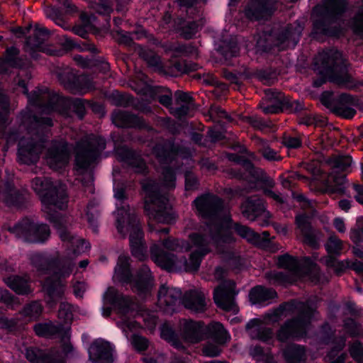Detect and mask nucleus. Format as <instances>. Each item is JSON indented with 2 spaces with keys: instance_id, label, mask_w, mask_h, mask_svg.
<instances>
[{
  "instance_id": "0eeeda50",
  "label": "nucleus",
  "mask_w": 363,
  "mask_h": 363,
  "mask_svg": "<svg viewBox=\"0 0 363 363\" xmlns=\"http://www.w3.org/2000/svg\"><path fill=\"white\" fill-rule=\"evenodd\" d=\"M103 301L104 304L110 306L102 308V315L105 318L111 315L112 310L123 317H126L135 311L133 298L119 292L113 286L108 287L103 295Z\"/></svg>"
},
{
  "instance_id": "ddd939ff",
  "label": "nucleus",
  "mask_w": 363,
  "mask_h": 363,
  "mask_svg": "<svg viewBox=\"0 0 363 363\" xmlns=\"http://www.w3.org/2000/svg\"><path fill=\"white\" fill-rule=\"evenodd\" d=\"M181 6H186V17H179L177 18V26L181 35L185 39L193 38L198 32L199 23V21L191 14L197 12L196 9L193 7V4L196 0H177Z\"/></svg>"
},
{
  "instance_id": "680f3d73",
  "label": "nucleus",
  "mask_w": 363,
  "mask_h": 363,
  "mask_svg": "<svg viewBox=\"0 0 363 363\" xmlns=\"http://www.w3.org/2000/svg\"><path fill=\"white\" fill-rule=\"evenodd\" d=\"M87 101L79 98H76L71 101L70 106L72 111L80 120L84 119L86 114V104H87Z\"/></svg>"
},
{
  "instance_id": "e433bc0d",
  "label": "nucleus",
  "mask_w": 363,
  "mask_h": 363,
  "mask_svg": "<svg viewBox=\"0 0 363 363\" xmlns=\"http://www.w3.org/2000/svg\"><path fill=\"white\" fill-rule=\"evenodd\" d=\"M182 304L187 309L200 313L206 310V302L203 295L196 290L186 291L182 298Z\"/></svg>"
},
{
  "instance_id": "9d476101",
  "label": "nucleus",
  "mask_w": 363,
  "mask_h": 363,
  "mask_svg": "<svg viewBox=\"0 0 363 363\" xmlns=\"http://www.w3.org/2000/svg\"><path fill=\"white\" fill-rule=\"evenodd\" d=\"M189 238L196 249L191 252L188 259L185 256H181L179 262L183 264L186 272H196L203 259L211 252L210 241L206 235L200 233H191Z\"/></svg>"
},
{
  "instance_id": "a878e982",
  "label": "nucleus",
  "mask_w": 363,
  "mask_h": 363,
  "mask_svg": "<svg viewBox=\"0 0 363 363\" xmlns=\"http://www.w3.org/2000/svg\"><path fill=\"white\" fill-rule=\"evenodd\" d=\"M150 255L152 259L157 266L169 272L177 269V263L179 262L180 259L174 253L165 251L156 244L151 246Z\"/></svg>"
},
{
  "instance_id": "dca6fc26",
  "label": "nucleus",
  "mask_w": 363,
  "mask_h": 363,
  "mask_svg": "<svg viewBox=\"0 0 363 363\" xmlns=\"http://www.w3.org/2000/svg\"><path fill=\"white\" fill-rule=\"evenodd\" d=\"M112 123L121 128H135L139 130H149V124L143 117L139 116L127 111H118L111 116Z\"/></svg>"
},
{
  "instance_id": "a211bd4d",
  "label": "nucleus",
  "mask_w": 363,
  "mask_h": 363,
  "mask_svg": "<svg viewBox=\"0 0 363 363\" xmlns=\"http://www.w3.org/2000/svg\"><path fill=\"white\" fill-rule=\"evenodd\" d=\"M295 224L303 237V242L314 250L320 247L318 232L313 228L310 218L306 213H299L295 217Z\"/></svg>"
},
{
  "instance_id": "79ce46f5",
  "label": "nucleus",
  "mask_w": 363,
  "mask_h": 363,
  "mask_svg": "<svg viewBox=\"0 0 363 363\" xmlns=\"http://www.w3.org/2000/svg\"><path fill=\"white\" fill-rule=\"evenodd\" d=\"M275 40L276 45L284 50L290 47L294 48L299 39L294 28L291 26H287L276 34Z\"/></svg>"
},
{
  "instance_id": "09e8293b",
  "label": "nucleus",
  "mask_w": 363,
  "mask_h": 363,
  "mask_svg": "<svg viewBox=\"0 0 363 363\" xmlns=\"http://www.w3.org/2000/svg\"><path fill=\"white\" fill-rule=\"evenodd\" d=\"M222 76L231 84L240 85L242 79H247V67L241 66L232 69H224L222 71Z\"/></svg>"
},
{
  "instance_id": "2f4dec72",
  "label": "nucleus",
  "mask_w": 363,
  "mask_h": 363,
  "mask_svg": "<svg viewBox=\"0 0 363 363\" xmlns=\"http://www.w3.org/2000/svg\"><path fill=\"white\" fill-rule=\"evenodd\" d=\"M142 189L145 194L144 211H149L151 206L165 199L160 193L157 182L154 179H147L143 182Z\"/></svg>"
},
{
  "instance_id": "f8f14e48",
  "label": "nucleus",
  "mask_w": 363,
  "mask_h": 363,
  "mask_svg": "<svg viewBox=\"0 0 363 363\" xmlns=\"http://www.w3.org/2000/svg\"><path fill=\"white\" fill-rule=\"evenodd\" d=\"M248 228L239 223H234L231 217L228 216L215 224V230H211L210 236L215 242L230 243L234 240L232 230L242 238Z\"/></svg>"
},
{
  "instance_id": "774afa93",
  "label": "nucleus",
  "mask_w": 363,
  "mask_h": 363,
  "mask_svg": "<svg viewBox=\"0 0 363 363\" xmlns=\"http://www.w3.org/2000/svg\"><path fill=\"white\" fill-rule=\"evenodd\" d=\"M351 357L357 362H363V345L359 340L355 341L349 347Z\"/></svg>"
},
{
  "instance_id": "864d4df0",
  "label": "nucleus",
  "mask_w": 363,
  "mask_h": 363,
  "mask_svg": "<svg viewBox=\"0 0 363 363\" xmlns=\"http://www.w3.org/2000/svg\"><path fill=\"white\" fill-rule=\"evenodd\" d=\"M60 330L58 325H55L51 321L38 323L33 325L35 334L40 337H50L56 335Z\"/></svg>"
},
{
  "instance_id": "c756f323",
  "label": "nucleus",
  "mask_w": 363,
  "mask_h": 363,
  "mask_svg": "<svg viewBox=\"0 0 363 363\" xmlns=\"http://www.w3.org/2000/svg\"><path fill=\"white\" fill-rule=\"evenodd\" d=\"M323 65L325 70L332 74L334 79L340 83H349L351 82V76L347 73V67L344 60L337 61L335 58L328 57L323 60Z\"/></svg>"
},
{
  "instance_id": "393cba45",
  "label": "nucleus",
  "mask_w": 363,
  "mask_h": 363,
  "mask_svg": "<svg viewBox=\"0 0 363 363\" xmlns=\"http://www.w3.org/2000/svg\"><path fill=\"white\" fill-rule=\"evenodd\" d=\"M237 294L234 284L221 286L214 290L213 300L218 308L228 312L234 311L237 307L235 301Z\"/></svg>"
},
{
  "instance_id": "0e129e2a",
  "label": "nucleus",
  "mask_w": 363,
  "mask_h": 363,
  "mask_svg": "<svg viewBox=\"0 0 363 363\" xmlns=\"http://www.w3.org/2000/svg\"><path fill=\"white\" fill-rule=\"evenodd\" d=\"M141 56L149 67L158 70L162 68L161 58L158 55L145 52L142 53Z\"/></svg>"
},
{
  "instance_id": "f03ea898",
  "label": "nucleus",
  "mask_w": 363,
  "mask_h": 363,
  "mask_svg": "<svg viewBox=\"0 0 363 363\" xmlns=\"http://www.w3.org/2000/svg\"><path fill=\"white\" fill-rule=\"evenodd\" d=\"M348 9V0H322L312 9L311 36L339 39L344 34L341 23Z\"/></svg>"
},
{
  "instance_id": "20e7f679",
  "label": "nucleus",
  "mask_w": 363,
  "mask_h": 363,
  "mask_svg": "<svg viewBox=\"0 0 363 363\" xmlns=\"http://www.w3.org/2000/svg\"><path fill=\"white\" fill-rule=\"evenodd\" d=\"M32 188L39 196L43 204L53 206L59 209H63L66 205V191L55 185L50 178L35 177L32 180Z\"/></svg>"
},
{
  "instance_id": "c03bdc74",
  "label": "nucleus",
  "mask_w": 363,
  "mask_h": 363,
  "mask_svg": "<svg viewBox=\"0 0 363 363\" xmlns=\"http://www.w3.org/2000/svg\"><path fill=\"white\" fill-rule=\"evenodd\" d=\"M2 64L14 69H21L25 65L23 59L20 57V50L14 45L6 49L3 60L0 62V68Z\"/></svg>"
},
{
  "instance_id": "6ab92c4d",
  "label": "nucleus",
  "mask_w": 363,
  "mask_h": 363,
  "mask_svg": "<svg viewBox=\"0 0 363 363\" xmlns=\"http://www.w3.org/2000/svg\"><path fill=\"white\" fill-rule=\"evenodd\" d=\"M206 325L202 320H184L181 328V337L188 343L196 344L206 340Z\"/></svg>"
},
{
  "instance_id": "6e6d98bb",
  "label": "nucleus",
  "mask_w": 363,
  "mask_h": 363,
  "mask_svg": "<svg viewBox=\"0 0 363 363\" xmlns=\"http://www.w3.org/2000/svg\"><path fill=\"white\" fill-rule=\"evenodd\" d=\"M298 265V261L297 258L289 253H285L278 257L277 266L280 269L293 272L297 268Z\"/></svg>"
},
{
  "instance_id": "2eb2a0df",
  "label": "nucleus",
  "mask_w": 363,
  "mask_h": 363,
  "mask_svg": "<svg viewBox=\"0 0 363 363\" xmlns=\"http://www.w3.org/2000/svg\"><path fill=\"white\" fill-rule=\"evenodd\" d=\"M113 345L99 338L94 340L89 347V359L92 363H113Z\"/></svg>"
},
{
  "instance_id": "72a5a7b5",
  "label": "nucleus",
  "mask_w": 363,
  "mask_h": 363,
  "mask_svg": "<svg viewBox=\"0 0 363 363\" xmlns=\"http://www.w3.org/2000/svg\"><path fill=\"white\" fill-rule=\"evenodd\" d=\"M249 300L252 305H267L277 298L276 290L262 285H257L249 292Z\"/></svg>"
},
{
  "instance_id": "69168bd1",
  "label": "nucleus",
  "mask_w": 363,
  "mask_h": 363,
  "mask_svg": "<svg viewBox=\"0 0 363 363\" xmlns=\"http://www.w3.org/2000/svg\"><path fill=\"white\" fill-rule=\"evenodd\" d=\"M45 354L41 350L31 347L26 350V357L30 363H43Z\"/></svg>"
},
{
  "instance_id": "f257e3e1",
  "label": "nucleus",
  "mask_w": 363,
  "mask_h": 363,
  "mask_svg": "<svg viewBox=\"0 0 363 363\" xmlns=\"http://www.w3.org/2000/svg\"><path fill=\"white\" fill-rule=\"evenodd\" d=\"M31 262L38 272L43 274H50L44 279L42 287L48 305L55 307L65 296V284L62 279L69 277L74 264L69 259L48 257L39 253L33 256Z\"/></svg>"
},
{
  "instance_id": "58836bf2",
  "label": "nucleus",
  "mask_w": 363,
  "mask_h": 363,
  "mask_svg": "<svg viewBox=\"0 0 363 363\" xmlns=\"http://www.w3.org/2000/svg\"><path fill=\"white\" fill-rule=\"evenodd\" d=\"M206 340H211L217 345H224L230 340V335L220 322H213L206 325Z\"/></svg>"
},
{
  "instance_id": "ea45409f",
  "label": "nucleus",
  "mask_w": 363,
  "mask_h": 363,
  "mask_svg": "<svg viewBox=\"0 0 363 363\" xmlns=\"http://www.w3.org/2000/svg\"><path fill=\"white\" fill-rule=\"evenodd\" d=\"M160 337L170 344L174 348L177 350L184 349V345L181 340V332L179 333L174 327L168 322H165L160 327Z\"/></svg>"
},
{
  "instance_id": "49530a36",
  "label": "nucleus",
  "mask_w": 363,
  "mask_h": 363,
  "mask_svg": "<svg viewBox=\"0 0 363 363\" xmlns=\"http://www.w3.org/2000/svg\"><path fill=\"white\" fill-rule=\"evenodd\" d=\"M26 202L24 195L13 186H8L4 193V203L9 207L22 208Z\"/></svg>"
},
{
  "instance_id": "1a4fd4ad",
  "label": "nucleus",
  "mask_w": 363,
  "mask_h": 363,
  "mask_svg": "<svg viewBox=\"0 0 363 363\" xmlns=\"http://www.w3.org/2000/svg\"><path fill=\"white\" fill-rule=\"evenodd\" d=\"M269 104L264 107L263 111L266 114H277L286 112L288 113H298L304 110V104L298 100H292L281 91L271 89L265 91Z\"/></svg>"
},
{
  "instance_id": "4468645a",
  "label": "nucleus",
  "mask_w": 363,
  "mask_h": 363,
  "mask_svg": "<svg viewBox=\"0 0 363 363\" xmlns=\"http://www.w3.org/2000/svg\"><path fill=\"white\" fill-rule=\"evenodd\" d=\"M118 213L116 220V228L120 234H125V228L130 232V235L135 236L144 233L140 221L134 213H130L129 206L118 208Z\"/></svg>"
},
{
  "instance_id": "c85d7f7f",
  "label": "nucleus",
  "mask_w": 363,
  "mask_h": 363,
  "mask_svg": "<svg viewBox=\"0 0 363 363\" xmlns=\"http://www.w3.org/2000/svg\"><path fill=\"white\" fill-rule=\"evenodd\" d=\"M149 211H144L145 214L157 223L172 225L176 222L177 218L171 209L167 208L165 199L153 205Z\"/></svg>"
},
{
  "instance_id": "4be33fe9",
  "label": "nucleus",
  "mask_w": 363,
  "mask_h": 363,
  "mask_svg": "<svg viewBox=\"0 0 363 363\" xmlns=\"http://www.w3.org/2000/svg\"><path fill=\"white\" fill-rule=\"evenodd\" d=\"M47 157L50 165L54 169L65 167L69 160L70 149L66 141H57L49 148Z\"/></svg>"
},
{
  "instance_id": "3c124183",
  "label": "nucleus",
  "mask_w": 363,
  "mask_h": 363,
  "mask_svg": "<svg viewBox=\"0 0 363 363\" xmlns=\"http://www.w3.org/2000/svg\"><path fill=\"white\" fill-rule=\"evenodd\" d=\"M303 268L306 276L315 283L320 280L321 271L319 265L311 257H304L303 259Z\"/></svg>"
},
{
  "instance_id": "37998d69",
  "label": "nucleus",
  "mask_w": 363,
  "mask_h": 363,
  "mask_svg": "<svg viewBox=\"0 0 363 363\" xmlns=\"http://www.w3.org/2000/svg\"><path fill=\"white\" fill-rule=\"evenodd\" d=\"M306 348L296 343H289L282 351L284 359L287 363H301L304 360Z\"/></svg>"
},
{
  "instance_id": "052dcab7",
  "label": "nucleus",
  "mask_w": 363,
  "mask_h": 363,
  "mask_svg": "<svg viewBox=\"0 0 363 363\" xmlns=\"http://www.w3.org/2000/svg\"><path fill=\"white\" fill-rule=\"evenodd\" d=\"M346 180L345 175H342L339 178L335 177L334 184L329 185L327 187L328 192L330 196L344 195L345 193V182Z\"/></svg>"
},
{
  "instance_id": "c9c22d12",
  "label": "nucleus",
  "mask_w": 363,
  "mask_h": 363,
  "mask_svg": "<svg viewBox=\"0 0 363 363\" xmlns=\"http://www.w3.org/2000/svg\"><path fill=\"white\" fill-rule=\"evenodd\" d=\"M159 299H163L165 305L172 310V313L177 311V308L182 303V292L179 288H169L165 284L161 285L158 291Z\"/></svg>"
},
{
  "instance_id": "39448f33",
  "label": "nucleus",
  "mask_w": 363,
  "mask_h": 363,
  "mask_svg": "<svg viewBox=\"0 0 363 363\" xmlns=\"http://www.w3.org/2000/svg\"><path fill=\"white\" fill-rule=\"evenodd\" d=\"M28 243H45L50 236V229L45 223H36L28 218H23L9 229Z\"/></svg>"
},
{
  "instance_id": "338daca9",
  "label": "nucleus",
  "mask_w": 363,
  "mask_h": 363,
  "mask_svg": "<svg viewBox=\"0 0 363 363\" xmlns=\"http://www.w3.org/2000/svg\"><path fill=\"white\" fill-rule=\"evenodd\" d=\"M328 363H345L347 354L346 352H337L332 347L327 352L326 357Z\"/></svg>"
},
{
  "instance_id": "a19ab883",
  "label": "nucleus",
  "mask_w": 363,
  "mask_h": 363,
  "mask_svg": "<svg viewBox=\"0 0 363 363\" xmlns=\"http://www.w3.org/2000/svg\"><path fill=\"white\" fill-rule=\"evenodd\" d=\"M114 272L120 282L130 284L133 281V275L131 271L129 257L123 255H119Z\"/></svg>"
},
{
  "instance_id": "9b49d317",
  "label": "nucleus",
  "mask_w": 363,
  "mask_h": 363,
  "mask_svg": "<svg viewBox=\"0 0 363 363\" xmlns=\"http://www.w3.org/2000/svg\"><path fill=\"white\" fill-rule=\"evenodd\" d=\"M21 125L29 134L44 138L53 126V120L50 116H37L31 110L22 111L18 116Z\"/></svg>"
},
{
  "instance_id": "6e6552de",
  "label": "nucleus",
  "mask_w": 363,
  "mask_h": 363,
  "mask_svg": "<svg viewBox=\"0 0 363 363\" xmlns=\"http://www.w3.org/2000/svg\"><path fill=\"white\" fill-rule=\"evenodd\" d=\"M321 104L330 111L345 119L352 118L357 113L352 107L357 105V99L352 95L342 93L336 99L330 91H323L320 95Z\"/></svg>"
},
{
  "instance_id": "bf43d9fd",
  "label": "nucleus",
  "mask_w": 363,
  "mask_h": 363,
  "mask_svg": "<svg viewBox=\"0 0 363 363\" xmlns=\"http://www.w3.org/2000/svg\"><path fill=\"white\" fill-rule=\"evenodd\" d=\"M10 113V100L9 96L0 91V125H6Z\"/></svg>"
},
{
  "instance_id": "4d7b16f0",
  "label": "nucleus",
  "mask_w": 363,
  "mask_h": 363,
  "mask_svg": "<svg viewBox=\"0 0 363 363\" xmlns=\"http://www.w3.org/2000/svg\"><path fill=\"white\" fill-rule=\"evenodd\" d=\"M325 248L328 255L340 256L343 248L342 242L336 235H330L325 244Z\"/></svg>"
},
{
  "instance_id": "8fccbe9b",
  "label": "nucleus",
  "mask_w": 363,
  "mask_h": 363,
  "mask_svg": "<svg viewBox=\"0 0 363 363\" xmlns=\"http://www.w3.org/2000/svg\"><path fill=\"white\" fill-rule=\"evenodd\" d=\"M130 252L132 255L140 260L145 257L146 246L144 241V233L135 236L129 235Z\"/></svg>"
},
{
  "instance_id": "423d86ee",
  "label": "nucleus",
  "mask_w": 363,
  "mask_h": 363,
  "mask_svg": "<svg viewBox=\"0 0 363 363\" xmlns=\"http://www.w3.org/2000/svg\"><path fill=\"white\" fill-rule=\"evenodd\" d=\"M192 205L195 207L197 214L206 220V225L211 230H215V220L219 217L223 208V200L212 193H204L197 196Z\"/></svg>"
},
{
  "instance_id": "412c9836",
  "label": "nucleus",
  "mask_w": 363,
  "mask_h": 363,
  "mask_svg": "<svg viewBox=\"0 0 363 363\" xmlns=\"http://www.w3.org/2000/svg\"><path fill=\"white\" fill-rule=\"evenodd\" d=\"M274 3V0H251L245 8V16L250 21L270 17L275 11Z\"/></svg>"
},
{
  "instance_id": "5701e85b",
  "label": "nucleus",
  "mask_w": 363,
  "mask_h": 363,
  "mask_svg": "<svg viewBox=\"0 0 363 363\" xmlns=\"http://www.w3.org/2000/svg\"><path fill=\"white\" fill-rule=\"evenodd\" d=\"M306 330L303 328L296 319L289 318L284 321L277 331L276 337L280 342H286L288 340L299 341L307 336Z\"/></svg>"
},
{
  "instance_id": "473e14b6",
  "label": "nucleus",
  "mask_w": 363,
  "mask_h": 363,
  "mask_svg": "<svg viewBox=\"0 0 363 363\" xmlns=\"http://www.w3.org/2000/svg\"><path fill=\"white\" fill-rule=\"evenodd\" d=\"M179 147L174 142L157 143L152 148V152L162 164H169L179 153Z\"/></svg>"
},
{
  "instance_id": "f704fd0d",
  "label": "nucleus",
  "mask_w": 363,
  "mask_h": 363,
  "mask_svg": "<svg viewBox=\"0 0 363 363\" xmlns=\"http://www.w3.org/2000/svg\"><path fill=\"white\" fill-rule=\"evenodd\" d=\"M243 216L249 220L254 221L266 212L262 200L257 197H248L241 205Z\"/></svg>"
},
{
  "instance_id": "7ed1b4c3",
  "label": "nucleus",
  "mask_w": 363,
  "mask_h": 363,
  "mask_svg": "<svg viewBox=\"0 0 363 363\" xmlns=\"http://www.w3.org/2000/svg\"><path fill=\"white\" fill-rule=\"evenodd\" d=\"M106 147V140L102 136H95L84 144L77 145L74 159V169L80 174H88L87 185H89V183L92 184L94 182L91 166L96 163Z\"/></svg>"
},
{
  "instance_id": "de8ad7c7",
  "label": "nucleus",
  "mask_w": 363,
  "mask_h": 363,
  "mask_svg": "<svg viewBox=\"0 0 363 363\" xmlns=\"http://www.w3.org/2000/svg\"><path fill=\"white\" fill-rule=\"evenodd\" d=\"M301 304L303 305V307L300 309L298 315L293 318L296 319V321L298 322L303 328L306 330V333H308V330L311 324V321L316 310L308 304H305L303 303H301Z\"/></svg>"
},
{
  "instance_id": "cd10ccee",
  "label": "nucleus",
  "mask_w": 363,
  "mask_h": 363,
  "mask_svg": "<svg viewBox=\"0 0 363 363\" xmlns=\"http://www.w3.org/2000/svg\"><path fill=\"white\" fill-rule=\"evenodd\" d=\"M40 150L32 140L21 141L18 143L17 159L20 164H35L40 159Z\"/></svg>"
},
{
  "instance_id": "4c0bfd02",
  "label": "nucleus",
  "mask_w": 363,
  "mask_h": 363,
  "mask_svg": "<svg viewBox=\"0 0 363 363\" xmlns=\"http://www.w3.org/2000/svg\"><path fill=\"white\" fill-rule=\"evenodd\" d=\"M217 52L222 56L224 62L230 65L231 60L240 54V47L233 38L222 39L216 48Z\"/></svg>"
},
{
  "instance_id": "f3484780",
  "label": "nucleus",
  "mask_w": 363,
  "mask_h": 363,
  "mask_svg": "<svg viewBox=\"0 0 363 363\" xmlns=\"http://www.w3.org/2000/svg\"><path fill=\"white\" fill-rule=\"evenodd\" d=\"M112 123L121 128H135L139 130H149V124L143 117L139 116L127 111H118L111 116Z\"/></svg>"
},
{
  "instance_id": "7c9ffc66",
  "label": "nucleus",
  "mask_w": 363,
  "mask_h": 363,
  "mask_svg": "<svg viewBox=\"0 0 363 363\" xmlns=\"http://www.w3.org/2000/svg\"><path fill=\"white\" fill-rule=\"evenodd\" d=\"M4 282L17 295L28 296L33 292L30 279L27 275L11 274L4 278Z\"/></svg>"
},
{
  "instance_id": "aec40b11",
  "label": "nucleus",
  "mask_w": 363,
  "mask_h": 363,
  "mask_svg": "<svg viewBox=\"0 0 363 363\" xmlns=\"http://www.w3.org/2000/svg\"><path fill=\"white\" fill-rule=\"evenodd\" d=\"M50 221L58 229L59 236L62 241L67 242L71 247H73L74 255H78L89 247V242L84 239H77L70 234L64 226L61 217L57 214L50 216Z\"/></svg>"
},
{
  "instance_id": "5fc2aeb1",
  "label": "nucleus",
  "mask_w": 363,
  "mask_h": 363,
  "mask_svg": "<svg viewBox=\"0 0 363 363\" xmlns=\"http://www.w3.org/2000/svg\"><path fill=\"white\" fill-rule=\"evenodd\" d=\"M343 328L350 337L357 338L363 336L362 325L353 318L349 317L344 319Z\"/></svg>"
},
{
  "instance_id": "603ef678",
  "label": "nucleus",
  "mask_w": 363,
  "mask_h": 363,
  "mask_svg": "<svg viewBox=\"0 0 363 363\" xmlns=\"http://www.w3.org/2000/svg\"><path fill=\"white\" fill-rule=\"evenodd\" d=\"M43 311L42 304L38 301H32L23 307L20 314L29 320H36L41 315Z\"/></svg>"
},
{
  "instance_id": "bb28decb",
  "label": "nucleus",
  "mask_w": 363,
  "mask_h": 363,
  "mask_svg": "<svg viewBox=\"0 0 363 363\" xmlns=\"http://www.w3.org/2000/svg\"><path fill=\"white\" fill-rule=\"evenodd\" d=\"M133 290L140 296H147L153 286V277L150 269L146 265L142 266L138 271L135 277H133Z\"/></svg>"
},
{
  "instance_id": "e2e57ef3",
  "label": "nucleus",
  "mask_w": 363,
  "mask_h": 363,
  "mask_svg": "<svg viewBox=\"0 0 363 363\" xmlns=\"http://www.w3.org/2000/svg\"><path fill=\"white\" fill-rule=\"evenodd\" d=\"M321 341L325 345H329L335 337H337L335 330L330 325L329 323L325 322L320 327Z\"/></svg>"
},
{
  "instance_id": "b1692460",
  "label": "nucleus",
  "mask_w": 363,
  "mask_h": 363,
  "mask_svg": "<svg viewBox=\"0 0 363 363\" xmlns=\"http://www.w3.org/2000/svg\"><path fill=\"white\" fill-rule=\"evenodd\" d=\"M58 79L66 89L79 91L89 87L90 80L87 76L79 74L74 69H65L58 74Z\"/></svg>"
},
{
  "instance_id": "13d9d810",
  "label": "nucleus",
  "mask_w": 363,
  "mask_h": 363,
  "mask_svg": "<svg viewBox=\"0 0 363 363\" xmlns=\"http://www.w3.org/2000/svg\"><path fill=\"white\" fill-rule=\"evenodd\" d=\"M274 72L271 69L263 68L251 69L247 67V79L256 78L261 82L269 81L272 79Z\"/></svg>"
},
{
  "instance_id": "a18cd8bd",
  "label": "nucleus",
  "mask_w": 363,
  "mask_h": 363,
  "mask_svg": "<svg viewBox=\"0 0 363 363\" xmlns=\"http://www.w3.org/2000/svg\"><path fill=\"white\" fill-rule=\"evenodd\" d=\"M45 40L43 38L39 37L33 33V35L26 38L25 46L29 50H32V55L38 52H41L50 55H55V50L48 48L45 45Z\"/></svg>"
}]
</instances>
